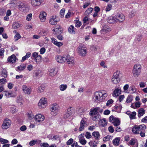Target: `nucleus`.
Returning <instances> with one entry per match:
<instances>
[{"mask_svg": "<svg viewBox=\"0 0 147 147\" xmlns=\"http://www.w3.org/2000/svg\"><path fill=\"white\" fill-rule=\"evenodd\" d=\"M108 95L106 91L105 90L96 91L94 93L93 99L95 102L99 103L104 100Z\"/></svg>", "mask_w": 147, "mask_h": 147, "instance_id": "f257e3e1", "label": "nucleus"}, {"mask_svg": "<svg viewBox=\"0 0 147 147\" xmlns=\"http://www.w3.org/2000/svg\"><path fill=\"white\" fill-rule=\"evenodd\" d=\"M142 65L139 63H137L134 65L132 70V73L135 77H138L141 73Z\"/></svg>", "mask_w": 147, "mask_h": 147, "instance_id": "f03ea898", "label": "nucleus"}, {"mask_svg": "<svg viewBox=\"0 0 147 147\" xmlns=\"http://www.w3.org/2000/svg\"><path fill=\"white\" fill-rule=\"evenodd\" d=\"M146 129V126L144 124L135 125L133 126L132 131L134 134H139L140 132L145 131Z\"/></svg>", "mask_w": 147, "mask_h": 147, "instance_id": "7ed1b4c3", "label": "nucleus"}, {"mask_svg": "<svg viewBox=\"0 0 147 147\" xmlns=\"http://www.w3.org/2000/svg\"><path fill=\"white\" fill-rule=\"evenodd\" d=\"M60 109L59 105L56 103L53 104L50 106L51 114L54 116L58 114Z\"/></svg>", "mask_w": 147, "mask_h": 147, "instance_id": "20e7f679", "label": "nucleus"}, {"mask_svg": "<svg viewBox=\"0 0 147 147\" xmlns=\"http://www.w3.org/2000/svg\"><path fill=\"white\" fill-rule=\"evenodd\" d=\"M87 49L84 47L83 45H80L77 48V52L78 54L81 56H85L87 52Z\"/></svg>", "mask_w": 147, "mask_h": 147, "instance_id": "39448f33", "label": "nucleus"}, {"mask_svg": "<svg viewBox=\"0 0 147 147\" xmlns=\"http://www.w3.org/2000/svg\"><path fill=\"white\" fill-rule=\"evenodd\" d=\"M47 105V98L45 97H42L39 100L38 106L40 109L45 108Z\"/></svg>", "mask_w": 147, "mask_h": 147, "instance_id": "423d86ee", "label": "nucleus"}, {"mask_svg": "<svg viewBox=\"0 0 147 147\" xmlns=\"http://www.w3.org/2000/svg\"><path fill=\"white\" fill-rule=\"evenodd\" d=\"M119 71H116L113 74L111 79V82L113 84H117L120 82V79L119 78Z\"/></svg>", "mask_w": 147, "mask_h": 147, "instance_id": "0eeeda50", "label": "nucleus"}, {"mask_svg": "<svg viewBox=\"0 0 147 147\" xmlns=\"http://www.w3.org/2000/svg\"><path fill=\"white\" fill-rule=\"evenodd\" d=\"M11 124V122L10 120L8 118H6L3 121L1 127L3 129H7L10 127Z\"/></svg>", "mask_w": 147, "mask_h": 147, "instance_id": "6e6552de", "label": "nucleus"}, {"mask_svg": "<svg viewBox=\"0 0 147 147\" xmlns=\"http://www.w3.org/2000/svg\"><path fill=\"white\" fill-rule=\"evenodd\" d=\"M68 58L66 55H64L63 56L57 55L55 57V59L57 61L60 63H63L66 61V59Z\"/></svg>", "mask_w": 147, "mask_h": 147, "instance_id": "1a4fd4ad", "label": "nucleus"}, {"mask_svg": "<svg viewBox=\"0 0 147 147\" xmlns=\"http://www.w3.org/2000/svg\"><path fill=\"white\" fill-rule=\"evenodd\" d=\"M109 121L113 123L114 126H117L120 124V121L119 119L114 117L113 116H110Z\"/></svg>", "mask_w": 147, "mask_h": 147, "instance_id": "9d476101", "label": "nucleus"}, {"mask_svg": "<svg viewBox=\"0 0 147 147\" xmlns=\"http://www.w3.org/2000/svg\"><path fill=\"white\" fill-rule=\"evenodd\" d=\"M45 119V116L40 114H36L34 117L35 121L39 123L43 121Z\"/></svg>", "mask_w": 147, "mask_h": 147, "instance_id": "9b49d317", "label": "nucleus"}, {"mask_svg": "<svg viewBox=\"0 0 147 147\" xmlns=\"http://www.w3.org/2000/svg\"><path fill=\"white\" fill-rule=\"evenodd\" d=\"M59 21V20L57 18V16L54 15L50 18L49 21L51 24L54 25L56 24Z\"/></svg>", "mask_w": 147, "mask_h": 147, "instance_id": "f8f14e48", "label": "nucleus"}, {"mask_svg": "<svg viewBox=\"0 0 147 147\" xmlns=\"http://www.w3.org/2000/svg\"><path fill=\"white\" fill-rule=\"evenodd\" d=\"M63 28L61 27L59 25L55 26L54 28L52 30L53 33L55 34H61L63 31Z\"/></svg>", "mask_w": 147, "mask_h": 147, "instance_id": "ddd939ff", "label": "nucleus"}, {"mask_svg": "<svg viewBox=\"0 0 147 147\" xmlns=\"http://www.w3.org/2000/svg\"><path fill=\"white\" fill-rule=\"evenodd\" d=\"M86 121L87 119L86 118H82L80 124V127L78 129V131H81L84 130L85 127V125Z\"/></svg>", "mask_w": 147, "mask_h": 147, "instance_id": "4468645a", "label": "nucleus"}, {"mask_svg": "<svg viewBox=\"0 0 147 147\" xmlns=\"http://www.w3.org/2000/svg\"><path fill=\"white\" fill-rule=\"evenodd\" d=\"M115 18L117 20V22H122L125 19V17L124 15L122 13H118L115 15Z\"/></svg>", "mask_w": 147, "mask_h": 147, "instance_id": "2eb2a0df", "label": "nucleus"}, {"mask_svg": "<svg viewBox=\"0 0 147 147\" xmlns=\"http://www.w3.org/2000/svg\"><path fill=\"white\" fill-rule=\"evenodd\" d=\"M47 13L45 11H42L40 12L39 18L41 22H45L46 19Z\"/></svg>", "mask_w": 147, "mask_h": 147, "instance_id": "dca6fc26", "label": "nucleus"}, {"mask_svg": "<svg viewBox=\"0 0 147 147\" xmlns=\"http://www.w3.org/2000/svg\"><path fill=\"white\" fill-rule=\"evenodd\" d=\"M22 88L23 92L25 94H30L31 93V89L28 88L26 85H23L22 86Z\"/></svg>", "mask_w": 147, "mask_h": 147, "instance_id": "f3484780", "label": "nucleus"}, {"mask_svg": "<svg viewBox=\"0 0 147 147\" xmlns=\"http://www.w3.org/2000/svg\"><path fill=\"white\" fill-rule=\"evenodd\" d=\"M66 56L68 57V58L66 59V61L67 63L68 64H71L72 65H73L75 63L74 58L73 57H70L68 54L66 55Z\"/></svg>", "mask_w": 147, "mask_h": 147, "instance_id": "a211bd4d", "label": "nucleus"}, {"mask_svg": "<svg viewBox=\"0 0 147 147\" xmlns=\"http://www.w3.org/2000/svg\"><path fill=\"white\" fill-rule=\"evenodd\" d=\"M128 145L134 146V147H138V146L137 140L135 139L132 138L128 142Z\"/></svg>", "mask_w": 147, "mask_h": 147, "instance_id": "6ab92c4d", "label": "nucleus"}, {"mask_svg": "<svg viewBox=\"0 0 147 147\" xmlns=\"http://www.w3.org/2000/svg\"><path fill=\"white\" fill-rule=\"evenodd\" d=\"M121 93V89L119 88H116L113 92L112 95L113 97H117Z\"/></svg>", "mask_w": 147, "mask_h": 147, "instance_id": "aec40b11", "label": "nucleus"}, {"mask_svg": "<svg viewBox=\"0 0 147 147\" xmlns=\"http://www.w3.org/2000/svg\"><path fill=\"white\" fill-rule=\"evenodd\" d=\"M116 20H117L115 18V16H110L108 18L107 20V22L110 24H113L117 22Z\"/></svg>", "mask_w": 147, "mask_h": 147, "instance_id": "412c9836", "label": "nucleus"}, {"mask_svg": "<svg viewBox=\"0 0 147 147\" xmlns=\"http://www.w3.org/2000/svg\"><path fill=\"white\" fill-rule=\"evenodd\" d=\"M16 58L15 55H13L9 57L7 59L8 61L10 63H14L16 61Z\"/></svg>", "mask_w": 147, "mask_h": 147, "instance_id": "4be33fe9", "label": "nucleus"}, {"mask_svg": "<svg viewBox=\"0 0 147 147\" xmlns=\"http://www.w3.org/2000/svg\"><path fill=\"white\" fill-rule=\"evenodd\" d=\"M16 102L18 105H22L24 102V100L22 95L17 96L16 98Z\"/></svg>", "mask_w": 147, "mask_h": 147, "instance_id": "5701e85b", "label": "nucleus"}, {"mask_svg": "<svg viewBox=\"0 0 147 147\" xmlns=\"http://www.w3.org/2000/svg\"><path fill=\"white\" fill-rule=\"evenodd\" d=\"M48 71L49 76L52 77L55 76L57 74V71L55 68L50 69Z\"/></svg>", "mask_w": 147, "mask_h": 147, "instance_id": "b1692460", "label": "nucleus"}, {"mask_svg": "<svg viewBox=\"0 0 147 147\" xmlns=\"http://www.w3.org/2000/svg\"><path fill=\"white\" fill-rule=\"evenodd\" d=\"M99 108L98 107H96L93 109H91L89 112V114L90 116L94 115L98 113V111Z\"/></svg>", "mask_w": 147, "mask_h": 147, "instance_id": "393cba45", "label": "nucleus"}, {"mask_svg": "<svg viewBox=\"0 0 147 147\" xmlns=\"http://www.w3.org/2000/svg\"><path fill=\"white\" fill-rule=\"evenodd\" d=\"M92 136L94 137L95 139L96 140H98L100 137V135L98 131H94L92 133Z\"/></svg>", "mask_w": 147, "mask_h": 147, "instance_id": "a878e982", "label": "nucleus"}, {"mask_svg": "<svg viewBox=\"0 0 147 147\" xmlns=\"http://www.w3.org/2000/svg\"><path fill=\"white\" fill-rule=\"evenodd\" d=\"M10 109V112L13 114L16 113L18 111L16 107L14 105H11Z\"/></svg>", "mask_w": 147, "mask_h": 147, "instance_id": "bb28decb", "label": "nucleus"}, {"mask_svg": "<svg viewBox=\"0 0 147 147\" xmlns=\"http://www.w3.org/2000/svg\"><path fill=\"white\" fill-rule=\"evenodd\" d=\"M99 124L100 125L102 126H106L107 124V121L105 119L103 118L100 120Z\"/></svg>", "mask_w": 147, "mask_h": 147, "instance_id": "cd10ccee", "label": "nucleus"}, {"mask_svg": "<svg viewBox=\"0 0 147 147\" xmlns=\"http://www.w3.org/2000/svg\"><path fill=\"white\" fill-rule=\"evenodd\" d=\"M120 139L119 137H117L115 138L113 141V144L116 146H118L119 144Z\"/></svg>", "mask_w": 147, "mask_h": 147, "instance_id": "c85d7f7f", "label": "nucleus"}, {"mask_svg": "<svg viewBox=\"0 0 147 147\" xmlns=\"http://www.w3.org/2000/svg\"><path fill=\"white\" fill-rule=\"evenodd\" d=\"M26 67V65L25 64H23L16 67V70L18 71H22Z\"/></svg>", "mask_w": 147, "mask_h": 147, "instance_id": "c756f323", "label": "nucleus"}, {"mask_svg": "<svg viewBox=\"0 0 147 147\" xmlns=\"http://www.w3.org/2000/svg\"><path fill=\"white\" fill-rule=\"evenodd\" d=\"M91 118L93 120L97 121L100 118V115L98 113L94 115L91 116Z\"/></svg>", "mask_w": 147, "mask_h": 147, "instance_id": "7c9ffc66", "label": "nucleus"}, {"mask_svg": "<svg viewBox=\"0 0 147 147\" xmlns=\"http://www.w3.org/2000/svg\"><path fill=\"white\" fill-rule=\"evenodd\" d=\"M145 111L143 108H140L138 111V116L139 117H140L142 116L144 114Z\"/></svg>", "mask_w": 147, "mask_h": 147, "instance_id": "2f4dec72", "label": "nucleus"}, {"mask_svg": "<svg viewBox=\"0 0 147 147\" xmlns=\"http://www.w3.org/2000/svg\"><path fill=\"white\" fill-rule=\"evenodd\" d=\"M7 75L6 69H2L1 73L2 76L5 78L7 77Z\"/></svg>", "mask_w": 147, "mask_h": 147, "instance_id": "473e14b6", "label": "nucleus"}, {"mask_svg": "<svg viewBox=\"0 0 147 147\" xmlns=\"http://www.w3.org/2000/svg\"><path fill=\"white\" fill-rule=\"evenodd\" d=\"M67 86L66 84H62L59 86V89L61 91L65 90L67 88Z\"/></svg>", "mask_w": 147, "mask_h": 147, "instance_id": "72a5a7b5", "label": "nucleus"}, {"mask_svg": "<svg viewBox=\"0 0 147 147\" xmlns=\"http://www.w3.org/2000/svg\"><path fill=\"white\" fill-rule=\"evenodd\" d=\"M5 93V96L7 98H9V97H13L14 96L12 93L9 92L7 91H5L3 92Z\"/></svg>", "mask_w": 147, "mask_h": 147, "instance_id": "f704fd0d", "label": "nucleus"}, {"mask_svg": "<svg viewBox=\"0 0 147 147\" xmlns=\"http://www.w3.org/2000/svg\"><path fill=\"white\" fill-rule=\"evenodd\" d=\"M30 53L29 52H28L25 56L22 57V59L21 60V62H22L26 60L27 59L30 57Z\"/></svg>", "mask_w": 147, "mask_h": 147, "instance_id": "c9c22d12", "label": "nucleus"}, {"mask_svg": "<svg viewBox=\"0 0 147 147\" xmlns=\"http://www.w3.org/2000/svg\"><path fill=\"white\" fill-rule=\"evenodd\" d=\"M68 31L71 34H73L75 33L74 28L73 26L71 25L69 27Z\"/></svg>", "mask_w": 147, "mask_h": 147, "instance_id": "e433bc0d", "label": "nucleus"}, {"mask_svg": "<svg viewBox=\"0 0 147 147\" xmlns=\"http://www.w3.org/2000/svg\"><path fill=\"white\" fill-rule=\"evenodd\" d=\"M113 136L110 135H108L103 138V140L105 142H107L111 139L113 138Z\"/></svg>", "mask_w": 147, "mask_h": 147, "instance_id": "4c0bfd02", "label": "nucleus"}, {"mask_svg": "<svg viewBox=\"0 0 147 147\" xmlns=\"http://www.w3.org/2000/svg\"><path fill=\"white\" fill-rule=\"evenodd\" d=\"M133 99V96L131 95H129L126 98V102L127 103L131 102Z\"/></svg>", "mask_w": 147, "mask_h": 147, "instance_id": "58836bf2", "label": "nucleus"}, {"mask_svg": "<svg viewBox=\"0 0 147 147\" xmlns=\"http://www.w3.org/2000/svg\"><path fill=\"white\" fill-rule=\"evenodd\" d=\"M93 9L91 7H90L87 9L85 12V14L86 16L90 14L92 12Z\"/></svg>", "mask_w": 147, "mask_h": 147, "instance_id": "ea45409f", "label": "nucleus"}, {"mask_svg": "<svg viewBox=\"0 0 147 147\" xmlns=\"http://www.w3.org/2000/svg\"><path fill=\"white\" fill-rule=\"evenodd\" d=\"M42 75V71L40 70H38L35 72V76L38 77H41Z\"/></svg>", "mask_w": 147, "mask_h": 147, "instance_id": "a19ab883", "label": "nucleus"}, {"mask_svg": "<svg viewBox=\"0 0 147 147\" xmlns=\"http://www.w3.org/2000/svg\"><path fill=\"white\" fill-rule=\"evenodd\" d=\"M73 108L72 107H70L65 111V112L68 113L70 115H71L73 113Z\"/></svg>", "mask_w": 147, "mask_h": 147, "instance_id": "79ce46f5", "label": "nucleus"}, {"mask_svg": "<svg viewBox=\"0 0 147 147\" xmlns=\"http://www.w3.org/2000/svg\"><path fill=\"white\" fill-rule=\"evenodd\" d=\"M136 113L135 112H133L130 114L129 115V118L130 119H133L136 118Z\"/></svg>", "mask_w": 147, "mask_h": 147, "instance_id": "37998d69", "label": "nucleus"}, {"mask_svg": "<svg viewBox=\"0 0 147 147\" xmlns=\"http://www.w3.org/2000/svg\"><path fill=\"white\" fill-rule=\"evenodd\" d=\"M114 102V101L112 99L108 100L106 104V106L107 107H110L111 104Z\"/></svg>", "mask_w": 147, "mask_h": 147, "instance_id": "c03bdc74", "label": "nucleus"}, {"mask_svg": "<svg viewBox=\"0 0 147 147\" xmlns=\"http://www.w3.org/2000/svg\"><path fill=\"white\" fill-rule=\"evenodd\" d=\"M96 144L97 143L95 141H90L89 143V145L91 147H96Z\"/></svg>", "mask_w": 147, "mask_h": 147, "instance_id": "a18cd8bd", "label": "nucleus"}, {"mask_svg": "<svg viewBox=\"0 0 147 147\" xmlns=\"http://www.w3.org/2000/svg\"><path fill=\"white\" fill-rule=\"evenodd\" d=\"M41 58L42 57L40 55H38L34 59V61L37 63H38L40 61Z\"/></svg>", "mask_w": 147, "mask_h": 147, "instance_id": "49530a36", "label": "nucleus"}, {"mask_svg": "<svg viewBox=\"0 0 147 147\" xmlns=\"http://www.w3.org/2000/svg\"><path fill=\"white\" fill-rule=\"evenodd\" d=\"M136 11L135 10H133L129 13V16L130 18H132L135 16Z\"/></svg>", "mask_w": 147, "mask_h": 147, "instance_id": "de8ad7c7", "label": "nucleus"}, {"mask_svg": "<svg viewBox=\"0 0 147 147\" xmlns=\"http://www.w3.org/2000/svg\"><path fill=\"white\" fill-rule=\"evenodd\" d=\"M45 89V87L43 86H40L38 87L37 90L38 92L40 93L43 92Z\"/></svg>", "mask_w": 147, "mask_h": 147, "instance_id": "09e8293b", "label": "nucleus"}, {"mask_svg": "<svg viewBox=\"0 0 147 147\" xmlns=\"http://www.w3.org/2000/svg\"><path fill=\"white\" fill-rule=\"evenodd\" d=\"M129 85L128 84H125L123 87V89L124 92L126 93H129V92L127 90L129 88Z\"/></svg>", "mask_w": 147, "mask_h": 147, "instance_id": "8fccbe9b", "label": "nucleus"}, {"mask_svg": "<svg viewBox=\"0 0 147 147\" xmlns=\"http://www.w3.org/2000/svg\"><path fill=\"white\" fill-rule=\"evenodd\" d=\"M65 11V9L64 8H63L61 10L60 12V16L61 18H63L64 17Z\"/></svg>", "mask_w": 147, "mask_h": 147, "instance_id": "3c124183", "label": "nucleus"}, {"mask_svg": "<svg viewBox=\"0 0 147 147\" xmlns=\"http://www.w3.org/2000/svg\"><path fill=\"white\" fill-rule=\"evenodd\" d=\"M0 142L1 144H6L9 142V141L7 140L4 139L2 138H0Z\"/></svg>", "mask_w": 147, "mask_h": 147, "instance_id": "603ef678", "label": "nucleus"}, {"mask_svg": "<svg viewBox=\"0 0 147 147\" xmlns=\"http://www.w3.org/2000/svg\"><path fill=\"white\" fill-rule=\"evenodd\" d=\"M12 27L14 29H16L20 27V25L18 23L14 22L13 24Z\"/></svg>", "mask_w": 147, "mask_h": 147, "instance_id": "864d4df0", "label": "nucleus"}, {"mask_svg": "<svg viewBox=\"0 0 147 147\" xmlns=\"http://www.w3.org/2000/svg\"><path fill=\"white\" fill-rule=\"evenodd\" d=\"M27 116L28 117V118L31 120L34 117V115L32 113H28L27 114Z\"/></svg>", "mask_w": 147, "mask_h": 147, "instance_id": "5fc2aeb1", "label": "nucleus"}, {"mask_svg": "<svg viewBox=\"0 0 147 147\" xmlns=\"http://www.w3.org/2000/svg\"><path fill=\"white\" fill-rule=\"evenodd\" d=\"M25 6V4L23 2H20L18 5V7L20 9H21L22 8L24 7Z\"/></svg>", "mask_w": 147, "mask_h": 147, "instance_id": "6e6d98bb", "label": "nucleus"}, {"mask_svg": "<svg viewBox=\"0 0 147 147\" xmlns=\"http://www.w3.org/2000/svg\"><path fill=\"white\" fill-rule=\"evenodd\" d=\"M32 14L31 13L28 14L26 16V20L28 21H30L32 18Z\"/></svg>", "mask_w": 147, "mask_h": 147, "instance_id": "4d7b16f0", "label": "nucleus"}, {"mask_svg": "<svg viewBox=\"0 0 147 147\" xmlns=\"http://www.w3.org/2000/svg\"><path fill=\"white\" fill-rule=\"evenodd\" d=\"M79 142L82 145H85L86 142V141L84 139H82L79 140Z\"/></svg>", "mask_w": 147, "mask_h": 147, "instance_id": "13d9d810", "label": "nucleus"}, {"mask_svg": "<svg viewBox=\"0 0 147 147\" xmlns=\"http://www.w3.org/2000/svg\"><path fill=\"white\" fill-rule=\"evenodd\" d=\"M14 38L15 41H17L21 38V36L19 34L17 33L14 36Z\"/></svg>", "mask_w": 147, "mask_h": 147, "instance_id": "bf43d9fd", "label": "nucleus"}, {"mask_svg": "<svg viewBox=\"0 0 147 147\" xmlns=\"http://www.w3.org/2000/svg\"><path fill=\"white\" fill-rule=\"evenodd\" d=\"M85 136L86 138L87 139L90 138L92 137L90 133L88 132H86V133Z\"/></svg>", "mask_w": 147, "mask_h": 147, "instance_id": "052dcab7", "label": "nucleus"}, {"mask_svg": "<svg viewBox=\"0 0 147 147\" xmlns=\"http://www.w3.org/2000/svg\"><path fill=\"white\" fill-rule=\"evenodd\" d=\"M49 145L47 143H42L40 144V146L41 147H49Z\"/></svg>", "mask_w": 147, "mask_h": 147, "instance_id": "680f3d73", "label": "nucleus"}, {"mask_svg": "<svg viewBox=\"0 0 147 147\" xmlns=\"http://www.w3.org/2000/svg\"><path fill=\"white\" fill-rule=\"evenodd\" d=\"M125 98V96L124 95H121L119 97L118 100L120 102H122Z\"/></svg>", "mask_w": 147, "mask_h": 147, "instance_id": "e2e57ef3", "label": "nucleus"}, {"mask_svg": "<svg viewBox=\"0 0 147 147\" xmlns=\"http://www.w3.org/2000/svg\"><path fill=\"white\" fill-rule=\"evenodd\" d=\"M110 31V28H107L105 27L102 29V31L106 32H108Z\"/></svg>", "mask_w": 147, "mask_h": 147, "instance_id": "0e129e2a", "label": "nucleus"}, {"mask_svg": "<svg viewBox=\"0 0 147 147\" xmlns=\"http://www.w3.org/2000/svg\"><path fill=\"white\" fill-rule=\"evenodd\" d=\"M112 7V5L111 4H109L105 10L106 11H109L111 9Z\"/></svg>", "mask_w": 147, "mask_h": 147, "instance_id": "69168bd1", "label": "nucleus"}, {"mask_svg": "<svg viewBox=\"0 0 147 147\" xmlns=\"http://www.w3.org/2000/svg\"><path fill=\"white\" fill-rule=\"evenodd\" d=\"M36 140H32L30 142L29 145L31 146H33L36 143Z\"/></svg>", "mask_w": 147, "mask_h": 147, "instance_id": "338daca9", "label": "nucleus"}, {"mask_svg": "<svg viewBox=\"0 0 147 147\" xmlns=\"http://www.w3.org/2000/svg\"><path fill=\"white\" fill-rule=\"evenodd\" d=\"M27 69L29 71H30L33 69V66L31 64L29 65L27 67Z\"/></svg>", "mask_w": 147, "mask_h": 147, "instance_id": "774afa93", "label": "nucleus"}]
</instances>
